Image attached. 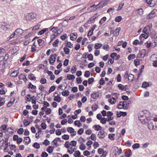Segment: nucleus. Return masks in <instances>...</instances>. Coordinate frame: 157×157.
<instances>
[{"instance_id":"obj_33","label":"nucleus","mask_w":157,"mask_h":157,"mask_svg":"<svg viewBox=\"0 0 157 157\" xmlns=\"http://www.w3.org/2000/svg\"><path fill=\"white\" fill-rule=\"evenodd\" d=\"M59 42V39H56L52 44V45L54 47H56L58 46V44Z\"/></svg>"},{"instance_id":"obj_37","label":"nucleus","mask_w":157,"mask_h":157,"mask_svg":"<svg viewBox=\"0 0 157 157\" xmlns=\"http://www.w3.org/2000/svg\"><path fill=\"white\" fill-rule=\"evenodd\" d=\"M66 44L67 47L70 48H71L73 47V44L71 43V42L67 41V42Z\"/></svg>"},{"instance_id":"obj_29","label":"nucleus","mask_w":157,"mask_h":157,"mask_svg":"<svg viewBox=\"0 0 157 157\" xmlns=\"http://www.w3.org/2000/svg\"><path fill=\"white\" fill-rule=\"evenodd\" d=\"M25 143L28 144L31 141V140L29 137H26L25 138L24 140Z\"/></svg>"},{"instance_id":"obj_48","label":"nucleus","mask_w":157,"mask_h":157,"mask_svg":"<svg viewBox=\"0 0 157 157\" xmlns=\"http://www.w3.org/2000/svg\"><path fill=\"white\" fill-rule=\"evenodd\" d=\"M96 136L95 134H92L90 136V139L93 140L95 141L96 140Z\"/></svg>"},{"instance_id":"obj_57","label":"nucleus","mask_w":157,"mask_h":157,"mask_svg":"<svg viewBox=\"0 0 157 157\" xmlns=\"http://www.w3.org/2000/svg\"><path fill=\"white\" fill-rule=\"evenodd\" d=\"M135 56L134 54H132L129 55L128 57V59L129 60H130L132 59H134Z\"/></svg>"},{"instance_id":"obj_8","label":"nucleus","mask_w":157,"mask_h":157,"mask_svg":"<svg viewBox=\"0 0 157 157\" xmlns=\"http://www.w3.org/2000/svg\"><path fill=\"white\" fill-rule=\"evenodd\" d=\"M105 135L104 131H101L98 132V136L99 138L103 139L105 137Z\"/></svg>"},{"instance_id":"obj_56","label":"nucleus","mask_w":157,"mask_h":157,"mask_svg":"<svg viewBox=\"0 0 157 157\" xmlns=\"http://www.w3.org/2000/svg\"><path fill=\"white\" fill-rule=\"evenodd\" d=\"M140 147V145L139 144H134L132 146V147L133 149H135L136 148H138Z\"/></svg>"},{"instance_id":"obj_32","label":"nucleus","mask_w":157,"mask_h":157,"mask_svg":"<svg viewBox=\"0 0 157 157\" xmlns=\"http://www.w3.org/2000/svg\"><path fill=\"white\" fill-rule=\"evenodd\" d=\"M134 78V75L132 74H130L128 76V80L130 82L132 81L133 80Z\"/></svg>"},{"instance_id":"obj_31","label":"nucleus","mask_w":157,"mask_h":157,"mask_svg":"<svg viewBox=\"0 0 157 157\" xmlns=\"http://www.w3.org/2000/svg\"><path fill=\"white\" fill-rule=\"evenodd\" d=\"M147 37L148 35H147L146 34H142L140 36L139 38L141 40H142L143 38L146 39L147 38Z\"/></svg>"},{"instance_id":"obj_63","label":"nucleus","mask_w":157,"mask_h":157,"mask_svg":"<svg viewBox=\"0 0 157 157\" xmlns=\"http://www.w3.org/2000/svg\"><path fill=\"white\" fill-rule=\"evenodd\" d=\"M84 129L82 128H81L78 131V133L79 135H82Z\"/></svg>"},{"instance_id":"obj_16","label":"nucleus","mask_w":157,"mask_h":157,"mask_svg":"<svg viewBox=\"0 0 157 157\" xmlns=\"http://www.w3.org/2000/svg\"><path fill=\"white\" fill-rule=\"evenodd\" d=\"M48 30V28H46L40 31L38 33V35H41Z\"/></svg>"},{"instance_id":"obj_10","label":"nucleus","mask_w":157,"mask_h":157,"mask_svg":"<svg viewBox=\"0 0 157 157\" xmlns=\"http://www.w3.org/2000/svg\"><path fill=\"white\" fill-rule=\"evenodd\" d=\"M98 14H95L94 15L91 17L90 20L88 21V23L91 24V23L93 22L95 19L98 17Z\"/></svg>"},{"instance_id":"obj_15","label":"nucleus","mask_w":157,"mask_h":157,"mask_svg":"<svg viewBox=\"0 0 157 157\" xmlns=\"http://www.w3.org/2000/svg\"><path fill=\"white\" fill-rule=\"evenodd\" d=\"M137 15L141 16L143 14V11L142 9H138L136 10Z\"/></svg>"},{"instance_id":"obj_9","label":"nucleus","mask_w":157,"mask_h":157,"mask_svg":"<svg viewBox=\"0 0 157 157\" xmlns=\"http://www.w3.org/2000/svg\"><path fill=\"white\" fill-rule=\"evenodd\" d=\"M150 30V27L149 26H147L145 27L143 29V32L145 34H146L147 35H148L149 33V31Z\"/></svg>"},{"instance_id":"obj_3","label":"nucleus","mask_w":157,"mask_h":157,"mask_svg":"<svg viewBox=\"0 0 157 157\" xmlns=\"http://www.w3.org/2000/svg\"><path fill=\"white\" fill-rule=\"evenodd\" d=\"M10 27L9 24L4 22L0 23V29L6 31Z\"/></svg>"},{"instance_id":"obj_12","label":"nucleus","mask_w":157,"mask_h":157,"mask_svg":"<svg viewBox=\"0 0 157 157\" xmlns=\"http://www.w3.org/2000/svg\"><path fill=\"white\" fill-rule=\"evenodd\" d=\"M49 62L51 65H52L53 63L56 61V58L55 56H54L53 55H51L50 57L49 58Z\"/></svg>"},{"instance_id":"obj_45","label":"nucleus","mask_w":157,"mask_h":157,"mask_svg":"<svg viewBox=\"0 0 157 157\" xmlns=\"http://www.w3.org/2000/svg\"><path fill=\"white\" fill-rule=\"evenodd\" d=\"M77 142L75 140H72L70 143V144L73 147H75L76 145Z\"/></svg>"},{"instance_id":"obj_23","label":"nucleus","mask_w":157,"mask_h":157,"mask_svg":"<svg viewBox=\"0 0 157 157\" xmlns=\"http://www.w3.org/2000/svg\"><path fill=\"white\" fill-rule=\"evenodd\" d=\"M28 16L32 19H33L36 17L35 15L33 13H29L28 14Z\"/></svg>"},{"instance_id":"obj_13","label":"nucleus","mask_w":157,"mask_h":157,"mask_svg":"<svg viewBox=\"0 0 157 157\" xmlns=\"http://www.w3.org/2000/svg\"><path fill=\"white\" fill-rule=\"evenodd\" d=\"M15 98H13L11 100V101L8 103L7 105V107H11L13 104L14 102L15 101Z\"/></svg>"},{"instance_id":"obj_34","label":"nucleus","mask_w":157,"mask_h":157,"mask_svg":"<svg viewBox=\"0 0 157 157\" xmlns=\"http://www.w3.org/2000/svg\"><path fill=\"white\" fill-rule=\"evenodd\" d=\"M93 128H95V130L97 131H99L101 129V127L98 125H94Z\"/></svg>"},{"instance_id":"obj_46","label":"nucleus","mask_w":157,"mask_h":157,"mask_svg":"<svg viewBox=\"0 0 157 157\" xmlns=\"http://www.w3.org/2000/svg\"><path fill=\"white\" fill-rule=\"evenodd\" d=\"M54 100L55 101H57V102H59L61 101V98L59 96L55 97L54 98Z\"/></svg>"},{"instance_id":"obj_2","label":"nucleus","mask_w":157,"mask_h":157,"mask_svg":"<svg viewBox=\"0 0 157 157\" xmlns=\"http://www.w3.org/2000/svg\"><path fill=\"white\" fill-rule=\"evenodd\" d=\"M108 4V2L107 0H103L100 2L99 4L97 5H94L90 7L93 8L92 11H96L98 8L103 7L104 6Z\"/></svg>"},{"instance_id":"obj_60","label":"nucleus","mask_w":157,"mask_h":157,"mask_svg":"<svg viewBox=\"0 0 157 157\" xmlns=\"http://www.w3.org/2000/svg\"><path fill=\"white\" fill-rule=\"evenodd\" d=\"M56 87L54 86H52L51 88H50L49 90V93H51V92L53 91L55 89Z\"/></svg>"},{"instance_id":"obj_54","label":"nucleus","mask_w":157,"mask_h":157,"mask_svg":"<svg viewBox=\"0 0 157 157\" xmlns=\"http://www.w3.org/2000/svg\"><path fill=\"white\" fill-rule=\"evenodd\" d=\"M90 74V71H85L84 75L85 77L88 78L89 77Z\"/></svg>"},{"instance_id":"obj_64","label":"nucleus","mask_w":157,"mask_h":157,"mask_svg":"<svg viewBox=\"0 0 157 157\" xmlns=\"http://www.w3.org/2000/svg\"><path fill=\"white\" fill-rule=\"evenodd\" d=\"M48 154L45 152H43L41 155V157H47Z\"/></svg>"},{"instance_id":"obj_7","label":"nucleus","mask_w":157,"mask_h":157,"mask_svg":"<svg viewBox=\"0 0 157 157\" xmlns=\"http://www.w3.org/2000/svg\"><path fill=\"white\" fill-rule=\"evenodd\" d=\"M125 105H127V103L126 102L124 101H121L119 102L117 106V108L120 109L124 108L125 107Z\"/></svg>"},{"instance_id":"obj_19","label":"nucleus","mask_w":157,"mask_h":157,"mask_svg":"<svg viewBox=\"0 0 157 157\" xmlns=\"http://www.w3.org/2000/svg\"><path fill=\"white\" fill-rule=\"evenodd\" d=\"M54 147L52 146H49L47 149V151L49 153H51L53 151Z\"/></svg>"},{"instance_id":"obj_24","label":"nucleus","mask_w":157,"mask_h":157,"mask_svg":"<svg viewBox=\"0 0 157 157\" xmlns=\"http://www.w3.org/2000/svg\"><path fill=\"white\" fill-rule=\"evenodd\" d=\"M23 32V30L21 29H18L14 32L15 34L17 35L18 33H21Z\"/></svg>"},{"instance_id":"obj_49","label":"nucleus","mask_w":157,"mask_h":157,"mask_svg":"<svg viewBox=\"0 0 157 157\" xmlns=\"http://www.w3.org/2000/svg\"><path fill=\"white\" fill-rule=\"evenodd\" d=\"M106 121L107 119L105 117H103L101 119V122L103 124H105Z\"/></svg>"},{"instance_id":"obj_6","label":"nucleus","mask_w":157,"mask_h":157,"mask_svg":"<svg viewBox=\"0 0 157 157\" xmlns=\"http://www.w3.org/2000/svg\"><path fill=\"white\" fill-rule=\"evenodd\" d=\"M67 131L70 132L72 136H75L76 135V132L74 130V128L72 127L67 128Z\"/></svg>"},{"instance_id":"obj_25","label":"nucleus","mask_w":157,"mask_h":157,"mask_svg":"<svg viewBox=\"0 0 157 157\" xmlns=\"http://www.w3.org/2000/svg\"><path fill=\"white\" fill-rule=\"evenodd\" d=\"M57 27H53L51 29V30L52 31V32L57 35Z\"/></svg>"},{"instance_id":"obj_38","label":"nucleus","mask_w":157,"mask_h":157,"mask_svg":"<svg viewBox=\"0 0 157 157\" xmlns=\"http://www.w3.org/2000/svg\"><path fill=\"white\" fill-rule=\"evenodd\" d=\"M115 135V134H109L108 136L109 138L111 140H114V137Z\"/></svg>"},{"instance_id":"obj_44","label":"nucleus","mask_w":157,"mask_h":157,"mask_svg":"<svg viewBox=\"0 0 157 157\" xmlns=\"http://www.w3.org/2000/svg\"><path fill=\"white\" fill-rule=\"evenodd\" d=\"M74 124L75 125H77L78 127H80L82 126V124L79 121H75L74 122Z\"/></svg>"},{"instance_id":"obj_52","label":"nucleus","mask_w":157,"mask_h":157,"mask_svg":"<svg viewBox=\"0 0 157 157\" xmlns=\"http://www.w3.org/2000/svg\"><path fill=\"white\" fill-rule=\"evenodd\" d=\"M47 82V80L45 78H42L41 79L40 82L42 84H45Z\"/></svg>"},{"instance_id":"obj_17","label":"nucleus","mask_w":157,"mask_h":157,"mask_svg":"<svg viewBox=\"0 0 157 157\" xmlns=\"http://www.w3.org/2000/svg\"><path fill=\"white\" fill-rule=\"evenodd\" d=\"M67 78L68 80H70L75 79V77L73 75L68 74L67 76Z\"/></svg>"},{"instance_id":"obj_50","label":"nucleus","mask_w":157,"mask_h":157,"mask_svg":"<svg viewBox=\"0 0 157 157\" xmlns=\"http://www.w3.org/2000/svg\"><path fill=\"white\" fill-rule=\"evenodd\" d=\"M154 1V0H146V2L147 4H149L150 5H154L153 2Z\"/></svg>"},{"instance_id":"obj_21","label":"nucleus","mask_w":157,"mask_h":157,"mask_svg":"<svg viewBox=\"0 0 157 157\" xmlns=\"http://www.w3.org/2000/svg\"><path fill=\"white\" fill-rule=\"evenodd\" d=\"M102 46V44L100 43H96L95 44L94 48L96 49H98L101 48Z\"/></svg>"},{"instance_id":"obj_11","label":"nucleus","mask_w":157,"mask_h":157,"mask_svg":"<svg viewBox=\"0 0 157 157\" xmlns=\"http://www.w3.org/2000/svg\"><path fill=\"white\" fill-rule=\"evenodd\" d=\"M77 34L76 33H73L70 35V39L73 40H75L77 38Z\"/></svg>"},{"instance_id":"obj_40","label":"nucleus","mask_w":157,"mask_h":157,"mask_svg":"<svg viewBox=\"0 0 157 157\" xmlns=\"http://www.w3.org/2000/svg\"><path fill=\"white\" fill-rule=\"evenodd\" d=\"M40 25L39 24H37L32 29L33 31H34L35 30H36L40 28Z\"/></svg>"},{"instance_id":"obj_28","label":"nucleus","mask_w":157,"mask_h":157,"mask_svg":"<svg viewBox=\"0 0 157 157\" xmlns=\"http://www.w3.org/2000/svg\"><path fill=\"white\" fill-rule=\"evenodd\" d=\"M64 51L65 53L67 55H68L70 53V49L67 47H65L63 48Z\"/></svg>"},{"instance_id":"obj_20","label":"nucleus","mask_w":157,"mask_h":157,"mask_svg":"<svg viewBox=\"0 0 157 157\" xmlns=\"http://www.w3.org/2000/svg\"><path fill=\"white\" fill-rule=\"evenodd\" d=\"M62 95L64 96H67L69 94V92L68 90H65L62 92Z\"/></svg>"},{"instance_id":"obj_36","label":"nucleus","mask_w":157,"mask_h":157,"mask_svg":"<svg viewBox=\"0 0 157 157\" xmlns=\"http://www.w3.org/2000/svg\"><path fill=\"white\" fill-rule=\"evenodd\" d=\"M122 18L121 16H118L116 17L115 20L116 22H119L121 20Z\"/></svg>"},{"instance_id":"obj_58","label":"nucleus","mask_w":157,"mask_h":157,"mask_svg":"<svg viewBox=\"0 0 157 157\" xmlns=\"http://www.w3.org/2000/svg\"><path fill=\"white\" fill-rule=\"evenodd\" d=\"M106 20V17H103L101 20L99 21V23L100 24H102L104 23Z\"/></svg>"},{"instance_id":"obj_22","label":"nucleus","mask_w":157,"mask_h":157,"mask_svg":"<svg viewBox=\"0 0 157 157\" xmlns=\"http://www.w3.org/2000/svg\"><path fill=\"white\" fill-rule=\"evenodd\" d=\"M5 102V99L0 97V107L4 105Z\"/></svg>"},{"instance_id":"obj_42","label":"nucleus","mask_w":157,"mask_h":157,"mask_svg":"<svg viewBox=\"0 0 157 157\" xmlns=\"http://www.w3.org/2000/svg\"><path fill=\"white\" fill-rule=\"evenodd\" d=\"M149 86V83L145 82H143L142 84V87L144 88H146L147 87Z\"/></svg>"},{"instance_id":"obj_18","label":"nucleus","mask_w":157,"mask_h":157,"mask_svg":"<svg viewBox=\"0 0 157 157\" xmlns=\"http://www.w3.org/2000/svg\"><path fill=\"white\" fill-rule=\"evenodd\" d=\"M121 29L120 28H118L116 29L114 31V35L116 36H117L119 35L120 31H121Z\"/></svg>"},{"instance_id":"obj_51","label":"nucleus","mask_w":157,"mask_h":157,"mask_svg":"<svg viewBox=\"0 0 157 157\" xmlns=\"http://www.w3.org/2000/svg\"><path fill=\"white\" fill-rule=\"evenodd\" d=\"M62 138L65 140H68L69 139V136L67 135H64L62 136Z\"/></svg>"},{"instance_id":"obj_14","label":"nucleus","mask_w":157,"mask_h":157,"mask_svg":"<svg viewBox=\"0 0 157 157\" xmlns=\"http://www.w3.org/2000/svg\"><path fill=\"white\" fill-rule=\"evenodd\" d=\"M19 73V71H15L11 73L10 76L12 77H16L17 76Z\"/></svg>"},{"instance_id":"obj_61","label":"nucleus","mask_w":157,"mask_h":157,"mask_svg":"<svg viewBox=\"0 0 157 157\" xmlns=\"http://www.w3.org/2000/svg\"><path fill=\"white\" fill-rule=\"evenodd\" d=\"M29 87H30L31 89H35L36 87V86H35L33 85L31 82L29 83Z\"/></svg>"},{"instance_id":"obj_1","label":"nucleus","mask_w":157,"mask_h":157,"mask_svg":"<svg viewBox=\"0 0 157 157\" xmlns=\"http://www.w3.org/2000/svg\"><path fill=\"white\" fill-rule=\"evenodd\" d=\"M138 117L141 123L144 124L150 120L151 114L149 111L145 110L140 112Z\"/></svg>"},{"instance_id":"obj_26","label":"nucleus","mask_w":157,"mask_h":157,"mask_svg":"<svg viewBox=\"0 0 157 157\" xmlns=\"http://www.w3.org/2000/svg\"><path fill=\"white\" fill-rule=\"evenodd\" d=\"M76 70V66L75 65L73 66L71 68V72L72 74H74L75 73Z\"/></svg>"},{"instance_id":"obj_41","label":"nucleus","mask_w":157,"mask_h":157,"mask_svg":"<svg viewBox=\"0 0 157 157\" xmlns=\"http://www.w3.org/2000/svg\"><path fill=\"white\" fill-rule=\"evenodd\" d=\"M57 36L55 34H52L50 36L51 41L50 42H52Z\"/></svg>"},{"instance_id":"obj_53","label":"nucleus","mask_w":157,"mask_h":157,"mask_svg":"<svg viewBox=\"0 0 157 157\" xmlns=\"http://www.w3.org/2000/svg\"><path fill=\"white\" fill-rule=\"evenodd\" d=\"M109 101L112 104H114L116 102L115 99L114 98H112L109 99Z\"/></svg>"},{"instance_id":"obj_4","label":"nucleus","mask_w":157,"mask_h":157,"mask_svg":"<svg viewBox=\"0 0 157 157\" xmlns=\"http://www.w3.org/2000/svg\"><path fill=\"white\" fill-rule=\"evenodd\" d=\"M157 12V10L156 9H154L152 10L146 17L147 19H152L155 17V14Z\"/></svg>"},{"instance_id":"obj_35","label":"nucleus","mask_w":157,"mask_h":157,"mask_svg":"<svg viewBox=\"0 0 157 157\" xmlns=\"http://www.w3.org/2000/svg\"><path fill=\"white\" fill-rule=\"evenodd\" d=\"M74 155L75 157H78L80 156V153L78 151H75V152L74 154Z\"/></svg>"},{"instance_id":"obj_30","label":"nucleus","mask_w":157,"mask_h":157,"mask_svg":"<svg viewBox=\"0 0 157 157\" xmlns=\"http://www.w3.org/2000/svg\"><path fill=\"white\" fill-rule=\"evenodd\" d=\"M98 93L97 92H94V93L92 94L91 96L92 98L94 99H96L97 98V97H98V95H97Z\"/></svg>"},{"instance_id":"obj_55","label":"nucleus","mask_w":157,"mask_h":157,"mask_svg":"<svg viewBox=\"0 0 157 157\" xmlns=\"http://www.w3.org/2000/svg\"><path fill=\"white\" fill-rule=\"evenodd\" d=\"M43 144L45 145L46 146H48L50 144L49 141L48 140L46 139L44 140V142L43 143Z\"/></svg>"},{"instance_id":"obj_39","label":"nucleus","mask_w":157,"mask_h":157,"mask_svg":"<svg viewBox=\"0 0 157 157\" xmlns=\"http://www.w3.org/2000/svg\"><path fill=\"white\" fill-rule=\"evenodd\" d=\"M63 29L62 28L59 29L57 28V36H58L59 34H61L63 31Z\"/></svg>"},{"instance_id":"obj_5","label":"nucleus","mask_w":157,"mask_h":157,"mask_svg":"<svg viewBox=\"0 0 157 157\" xmlns=\"http://www.w3.org/2000/svg\"><path fill=\"white\" fill-rule=\"evenodd\" d=\"M149 121L148 123V126L149 129L152 130L154 129L155 126L156 127V124L154 123V121Z\"/></svg>"},{"instance_id":"obj_62","label":"nucleus","mask_w":157,"mask_h":157,"mask_svg":"<svg viewBox=\"0 0 157 157\" xmlns=\"http://www.w3.org/2000/svg\"><path fill=\"white\" fill-rule=\"evenodd\" d=\"M24 130L23 128H20L17 131V133L19 134H21L23 133Z\"/></svg>"},{"instance_id":"obj_43","label":"nucleus","mask_w":157,"mask_h":157,"mask_svg":"<svg viewBox=\"0 0 157 157\" xmlns=\"http://www.w3.org/2000/svg\"><path fill=\"white\" fill-rule=\"evenodd\" d=\"M33 147L36 149H39L40 147V144L37 143H35L33 144Z\"/></svg>"},{"instance_id":"obj_47","label":"nucleus","mask_w":157,"mask_h":157,"mask_svg":"<svg viewBox=\"0 0 157 157\" xmlns=\"http://www.w3.org/2000/svg\"><path fill=\"white\" fill-rule=\"evenodd\" d=\"M70 143L68 141H67L64 144L65 147L67 148H70Z\"/></svg>"},{"instance_id":"obj_27","label":"nucleus","mask_w":157,"mask_h":157,"mask_svg":"<svg viewBox=\"0 0 157 157\" xmlns=\"http://www.w3.org/2000/svg\"><path fill=\"white\" fill-rule=\"evenodd\" d=\"M76 149L72 147L70 148V149H69L67 150V152L70 154H72L73 152H75V150Z\"/></svg>"},{"instance_id":"obj_59","label":"nucleus","mask_w":157,"mask_h":157,"mask_svg":"<svg viewBox=\"0 0 157 157\" xmlns=\"http://www.w3.org/2000/svg\"><path fill=\"white\" fill-rule=\"evenodd\" d=\"M29 78L31 80H33L36 79V78L34 76V75L33 74L29 75Z\"/></svg>"}]
</instances>
